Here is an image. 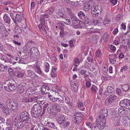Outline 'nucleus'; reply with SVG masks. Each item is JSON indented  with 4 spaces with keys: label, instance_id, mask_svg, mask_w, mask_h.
<instances>
[{
    "label": "nucleus",
    "instance_id": "64",
    "mask_svg": "<svg viewBox=\"0 0 130 130\" xmlns=\"http://www.w3.org/2000/svg\"><path fill=\"white\" fill-rule=\"evenodd\" d=\"M6 125L7 126H11V122L10 120L9 119H7V120Z\"/></svg>",
    "mask_w": 130,
    "mask_h": 130
},
{
    "label": "nucleus",
    "instance_id": "42",
    "mask_svg": "<svg viewBox=\"0 0 130 130\" xmlns=\"http://www.w3.org/2000/svg\"><path fill=\"white\" fill-rule=\"evenodd\" d=\"M14 30L15 32L17 33H19L21 32V31L20 28L18 26L16 25L14 28Z\"/></svg>",
    "mask_w": 130,
    "mask_h": 130
},
{
    "label": "nucleus",
    "instance_id": "53",
    "mask_svg": "<svg viewBox=\"0 0 130 130\" xmlns=\"http://www.w3.org/2000/svg\"><path fill=\"white\" fill-rule=\"evenodd\" d=\"M65 21L64 22V23L67 25H69L71 23V21L70 19H67L66 18L65 19Z\"/></svg>",
    "mask_w": 130,
    "mask_h": 130
},
{
    "label": "nucleus",
    "instance_id": "16",
    "mask_svg": "<svg viewBox=\"0 0 130 130\" xmlns=\"http://www.w3.org/2000/svg\"><path fill=\"white\" fill-rule=\"evenodd\" d=\"M59 124L62 127L66 128L69 125L70 123L68 121H66V120L64 119V120L60 122Z\"/></svg>",
    "mask_w": 130,
    "mask_h": 130
},
{
    "label": "nucleus",
    "instance_id": "52",
    "mask_svg": "<svg viewBox=\"0 0 130 130\" xmlns=\"http://www.w3.org/2000/svg\"><path fill=\"white\" fill-rule=\"evenodd\" d=\"M110 48L111 51L113 52H114L116 51V47H115L112 45H110Z\"/></svg>",
    "mask_w": 130,
    "mask_h": 130
},
{
    "label": "nucleus",
    "instance_id": "56",
    "mask_svg": "<svg viewBox=\"0 0 130 130\" xmlns=\"http://www.w3.org/2000/svg\"><path fill=\"white\" fill-rule=\"evenodd\" d=\"M110 98H111V99L113 100V101H114V100L116 99L117 98V96L113 94H112L111 95H110L109 97Z\"/></svg>",
    "mask_w": 130,
    "mask_h": 130
},
{
    "label": "nucleus",
    "instance_id": "2",
    "mask_svg": "<svg viewBox=\"0 0 130 130\" xmlns=\"http://www.w3.org/2000/svg\"><path fill=\"white\" fill-rule=\"evenodd\" d=\"M13 124L17 127L20 129L22 128L24 126L25 123L23 121L18 119V117L16 115H14L12 117Z\"/></svg>",
    "mask_w": 130,
    "mask_h": 130
},
{
    "label": "nucleus",
    "instance_id": "33",
    "mask_svg": "<svg viewBox=\"0 0 130 130\" xmlns=\"http://www.w3.org/2000/svg\"><path fill=\"white\" fill-rule=\"evenodd\" d=\"M44 64V70L46 72H48L49 70V65L48 63L45 62Z\"/></svg>",
    "mask_w": 130,
    "mask_h": 130
},
{
    "label": "nucleus",
    "instance_id": "15",
    "mask_svg": "<svg viewBox=\"0 0 130 130\" xmlns=\"http://www.w3.org/2000/svg\"><path fill=\"white\" fill-rule=\"evenodd\" d=\"M49 88L46 85H43L42 86L41 90V93L42 94H46L49 90Z\"/></svg>",
    "mask_w": 130,
    "mask_h": 130
},
{
    "label": "nucleus",
    "instance_id": "20",
    "mask_svg": "<svg viewBox=\"0 0 130 130\" xmlns=\"http://www.w3.org/2000/svg\"><path fill=\"white\" fill-rule=\"evenodd\" d=\"M71 86L72 89L75 92L77 91L78 86L77 84H76L74 82H72L71 83Z\"/></svg>",
    "mask_w": 130,
    "mask_h": 130
},
{
    "label": "nucleus",
    "instance_id": "31",
    "mask_svg": "<svg viewBox=\"0 0 130 130\" xmlns=\"http://www.w3.org/2000/svg\"><path fill=\"white\" fill-rule=\"evenodd\" d=\"M36 108H33V116L36 118H38L39 116V114L38 113V110L36 111Z\"/></svg>",
    "mask_w": 130,
    "mask_h": 130
},
{
    "label": "nucleus",
    "instance_id": "19",
    "mask_svg": "<svg viewBox=\"0 0 130 130\" xmlns=\"http://www.w3.org/2000/svg\"><path fill=\"white\" fill-rule=\"evenodd\" d=\"M126 111L124 108L121 107L118 109V113L119 114H121V115L124 116L126 114Z\"/></svg>",
    "mask_w": 130,
    "mask_h": 130
},
{
    "label": "nucleus",
    "instance_id": "3",
    "mask_svg": "<svg viewBox=\"0 0 130 130\" xmlns=\"http://www.w3.org/2000/svg\"><path fill=\"white\" fill-rule=\"evenodd\" d=\"M4 87L6 90L10 91L16 89L17 85L14 80L12 79L9 81L8 83Z\"/></svg>",
    "mask_w": 130,
    "mask_h": 130
},
{
    "label": "nucleus",
    "instance_id": "59",
    "mask_svg": "<svg viewBox=\"0 0 130 130\" xmlns=\"http://www.w3.org/2000/svg\"><path fill=\"white\" fill-rule=\"evenodd\" d=\"M58 25H59V29L61 30L63 28L64 26V25L61 23H58Z\"/></svg>",
    "mask_w": 130,
    "mask_h": 130
},
{
    "label": "nucleus",
    "instance_id": "47",
    "mask_svg": "<svg viewBox=\"0 0 130 130\" xmlns=\"http://www.w3.org/2000/svg\"><path fill=\"white\" fill-rule=\"evenodd\" d=\"M39 103H38L37 104H35L33 106V108H36V111H37V110H38L39 109H40V108H41V107L40 106V105Z\"/></svg>",
    "mask_w": 130,
    "mask_h": 130
},
{
    "label": "nucleus",
    "instance_id": "18",
    "mask_svg": "<svg viewBox=\"0 0 130 130\" xmlns=\"http://www.w3.org/2000/svg\"><path fill=\"white\" fill-rule=\"evenodd\" d=\"M76 20L72 21L73 24V27L76 28H82V27L80 25L79 22H78V19H77V20Z\"/></svg>",
    "mask_w": 130,
    "mask_h": 130
},
{
    "label": "nucleus",
    "instance_id": "37",
    "mask_svg": "<svg viewBox=\"0 0 130 130\" xmlns=\"http://www.w3.org/2000/svg\"><path fill=\"white\" fill-rule=\"evenodd\" d=\"M86 125L89 128L92 130H94V124L92 125V124L90 122H87L86 123Z\"/></svg>",
    "mask_w": 130,
    "mask_h": 130
},
{
    "label": "nucleus",
    "instance_id": "45",
    "mask_svg": "<svg viewBox=\"0 0 130 130\" xmlns=\"http://www.w3.org/2000/svg\"><path fill=\"white\" fill-rule=\"evenodd\" d=\"M69 15L70 16V17L72 21L74 20H77V19L75 15L73 13H72L71 14H70Z\"/></svg>",
    "mask_w": 130,
    "mask_h": 130
},
{
    "label": "nucleus",
    "instance_id": "9",
    "mask_svg": "<svg viewBox=\"0 0 130 130\" xmlns=\"http://www.w3.org/2000/svg\"><path fill=\"white\" fill-rule=\"evenodd\" d=\"M100 113L101 114L99 116V118L105 119L108 116V110L106 108L103 109L100 111Z\"/></svg>",
    "mask_w": 130,
    "mask_h": 130
},
{
    "label": "nucleus",
    "instance_id": "51",
    "mask_svg": "<svg viewBox=\"0 0 130 130\" xmlns=\"http://www.w3.org/2000/svg\"><path fill=\"white\" fill-rule=\"evenodd\" d=\"M90 7V6L87 4H85L84 6V10L85 11H88L89 10Z\"/></svg>",
    "mask_w": 130,
    "mask_h": 130
},
{
    "label": "nucleus",
    "instance_id": "40",
    "mask_svg": "<svg viewBox=\"0 0 130 130\" xmlns=\"http://www.w3.org/2000/svg\"><path fill=\"white\" fill-rule=\"evenodd\" d=\"M46 125L48 127L54 128L56 127L55 125L53 123L47 122Z\"/></svg>",
    "mask_w": 130,
    "mask_h": 130
},
{
    "label": "nucleus",
    "instance_id": "22",
    "mask_svg": "<svg viewBox=\"0 0 130 130\" xmlns=\"http://www.w3.org/2000/svg\"><path fill=\"white\" fill-rule=\"evenodd\" d=\"M23 52L24 53H30V55H31L32 52H31V48H30V47H28L27 48L26 46H25L23 48Z\"/></svg>",
    "mask_w": 130,
    "mask_h": 130
},
{
    "label": "nucleus",
    "instance_id": "7",
    "mask_svg": "<svg viewBox=\"0 0 130 130\" xmlns=\"http://www.w3.org/2000/svg\"><path fill=\"white\" fill-rule=\"evenodd\" d=\"M75 117V122L76 123H80L82 121V118L84 115L80 112H76L74 115Z\"/></svg>",
    "mask_w": 130,
    "mask_h": 130
},
{
    "label": "nucleus",
    "instance_id": "36",
    "mask_svg": "<svg viewBox=\"0 0 130 130\" xmlns=\"http://www.w3.org/2000/svg\"><path fill=\"white\" fill-rule=\"evenodd\" d=\"M111 20L110 19H106L103 22V24L106 26H108L110 24L109 22Z\"/></svg>",
    "mask_w": 130,
    "mask_h": 130
},
{
    "label": "nucleus",
    "instance_id": "8",
    "mask_svg": "<svg viewBox=\"0 0 130 130\" xmlns=\"http://www.w3.org/2000/svg\"><path fill=\"white\" fill-rule=\"evenodd\" d=\"M119 104L130 110V100L128 99H125L121 100L120 101Z\"/></svg>",
    "mask_w": 130,
    "mask_h": 130
},
{
    "label": "nucleus",
    "instance_id": "10",
    "mask_svg": "<svg viewBox=\"0 0 130 130\" xmlns=\"http://www.w3.org/2000/svg\"><path fill=\"white\" fill-rule=\"evenodd\" d=\"M17 87L18 92L21 94L23 93L24 90L26 89V87L25 84L22 83L18 85Z\"/></svg>",
    "mask_w": 130,
    "mask_h": 130
},
{
    "label": "nucleus",
    "instance_id": "44",
    "mask_svg": "<svg viewBox=\"0 0 130 130\" xmlns=\"http://www.w3.org/2000/svg\"><path fill=\"white\" fill-rule=\"evenodd\" d=\"M56 69L54 68H52V71L51 73V75L52 77H55L56 71Z\"/></svg>",
    "mask_w": 130,
    "mask_h": 130
},
{
    "label": "nucleus",
    "instance_id": "39",
    "mask_svg": "<svg viewBox=\"0 0 130 130\" xmlns=\"http://www.w3.org/2000/svg\"><path fill=\"white\" fill-rule=\"evenodd\" d=\"M91 90L92 92L96 93L98 90V88L96 86L94 85H92L91 88Z\"/></svg>",
    "mask_w": 130,
    "mask_h": 130
},
{
    "label": "nucleus",
    "instance_id": "61",
    "mask_svg": "<svg viewBox=\"0 0 130 130\" xmlns=\"http://www.w3.org/2000/svg\"><path fill=\"white\" fill-rule=\"evenodd\" d=\"M47 111L50 113L51 112H52L53 111H54V110L53 109V107H52L51 106H49L47 108Z\"/></svg>",
    "mask_w": 130,
    "mask_h": 130
},
{
    "label": "nucleus",
    "instance_id": "46",
    "mask_svg": "<svg viewBox=\"0 0 130 130\" xmlns=\"http://www.w3.org/2000/svg\"><path fill=\"white\" fill-rule=\"evenodd\" d=\"M57 100H58V102L60 103H64V100L63 97H62L61 96H59L58 98H57Z\"/></svg>",
    "mask_w": 130,
    "mask_h": 130
},
{
    "label": "nucleus",
    "instance_id": "26",
    "mask_svg": "<svg viewBox=\"0 0 130 130\" xmlns=\"http://www.w3.org/2000/svg\"><path fill=\"white\" fill-rule=\"evenodd\" d=\"M56 15L57 18L61 19L62 18L65 19L66 16L62 13L59 12H58L56 14Z\"/></svg>",
    "mask_w": 130,
    "mask_h": 130
},
{
    "label": "nucleus",
    "instance_id": "38",
    "mask_svg": "<svg viewBox=\"0 0 130 130\" xmlns=\"http://www.w3.org/2000/svg\"><path fill=\"white\" fill-rule=\"evenodd\" d=\"M78 15L79 18L81 19H83L84 18L85 14L84 12L83 11H80L78 13Z\"/></svg>",
    "mask_w": 130,
    "mask_h": 130
},
{
    "label": "nucleus",
    "instance_id": "50",
    "mask_svg": "<svg viewBox=\"0 0 130 130\" xmlns=\"http://www.w3.org/2000/svg\"><path fill=\"white\" fill-rule=\"evenodd\" d=\"M16 15V14H15V12H11L10 13V17L14 22H15V21L14 20L15 18H14V16L15 15Z\"/></svg>",
    "mask_w": 130,
    "mask_h": 130
},
{
    "label": "nucleus",
    "instance_id": "32",
    "mask_svg": "<svg viewBox=\"0 0 130 130\" xmlns=\"http://www.w3.org/2000/svg\"><path fill=\"white\" fill-rule=\"evenodd\" d=\"M113 102V101L111 98L108 97L105 101V104L108 105H110Z\"/></svg>",
    "mask_w": 130,
    "mask_h": 130
},
{
    "label": "nucleus",
    "instance_id": "14",
    "mask_svg": "<svg viewBox=\"0 0 130 130\" xmlns=\"http://www.w3.org/2000/svg\"><path fill=\"white\" fill-rule=\"evenodd\" d=\"M115 91V89L111 86L107 87L106 91L104 92L106 96H108L110 93H111Z\"/></svg>",
    "mask_w": 130,
    "mask_h": 130
},
{
    "label": "nucleus",
    "instance_id": "62",
    "mask_svg": "<svg viewBox=\"0 0 130 130\" xmlns=\"http://www.w3.org/2000/svg\"><path fill=\"white\" fill-rule=\"evenodd\" d=\"M110 3L112 4L113 5H115L118 2V0H110Z\"/></svg>",
    "mask_w": 130,
    "mask_h": 130
},
{
    "label": "nucleus",
    "instance_id": "21",
    "mask_svg": "<svg viewBox=\"0 0 130 130\" xmlns=\"http://www.w3.org/2000/svg\"><path fill=\"white\" fill-rule=\"evenodd\" d=\"M0 55L2 56V57L0 58V59L2 61H4V62L10 61V58H8L7 57L2 55L1 53L0 54Z\"/></svg>",
    "mask_w": 130,
    "mask_h": 130
},
{
    "label": "nucleus",
    "instance_id": "5",
    "mask_svg": "<svg viewBox=\"0 0 130 130\" xmlns=\"http://www.w3.org/2000/svg\"><path fill=\"white\" fill-rule=\"evenodd\" d=\"M117 112V111L115 110L113 111L111 118L115 123V125L117 127L120 125V117H118L119 114Z\"/></svg>",
    "mask_w": 130,
    "mask_h": 130
},
{
    "label": "nucleus",
    "instance_id": "27",
    "mask_svg": "<svg viewBox=\"0 0 130 130\" xmlns=\"http://www.w3.org/2000/svg\"><path fill=\"white\" fill-rule=\"evenodd\" d=\"M22 20V18L21 15L19 14H16V16L15 18V22H14L15 23H16L17 22H20Z\"/></svg>",
    "mask_w": 130,
    "mask_h": 130
},
{
    "label": "nucleus",
    "instance_id": "43",
    "mask_svg": "<svg viewBox=\"0 0 130 130\" xmlns=\"http://www.w3.org/2000/svg\"><path fill=\"white\" fill-rule=\"evenodd\" d=\"M101 50L100 48L98 49L96 53V56L97 57H100L101 56Z\"/></svg>",
    "mask_w": 130,
    "mask_h": 130
},
{
    "label": "nucleus",
    "instance_id": "63",
    "mask_svg": "<svg viewBox=\"0 0 130 130\" xmlns=\"http://www.w3.org/2000/svg\"><path fill=\"white\" fill-rule=\"evenodd\" d=\"M27 72L28 76L32 77V71L29 70L27 71Z\"/></svg>",
    "mask_w": 130,
    "mask_h": 130
},
{
    "label": "nucleus",
    "instance_id": "25",
    "mask_svg": "<svg viewBox=\"0 0 130 130\" xmlns=\"http://www.w3.org/2000/svg\"><path fill=\"white\" fill-rule=\"evenodd\" d=\"M73 9V5H70L69 7L68 6L66 8V11L68 14L69 15L73 13L72 10Z\"/></svg>",
    "mask_w": 130,
    "mask_h": 130
},
{
    "label": "nucleus",
    "instance_id": "1",
    "mask_svg": "<svg viewBox=\"0 0 130 130\" xmlns=\"http://www.w3.org/2000/svg\"><path fill=\"white\" fill-rule=\"evenodd\" d=\"M6 104L9 109L11 111L17 112L18 111V104L16 101L8 99Z\"/></svg>",
    "mask_w": 130,
    "mask_h": 130
},
{
    "label": "nucleus",
    "instance_id": "58",
    "mask_svg": "<svg viewBox=\"0 0 130 130\" xmlns=\"http://www.w3.org/2000/svg\"><path fill=\"white\" fill-rule=\"evenodd\" d=\"M70 101L69 98L68 97H66L65 98L64 102L67 104H68Z\"/></svg>",
    "mask_w": 130,
    "mask_h": 130
},
{
    "label": "nucleus",
    "instance_id": "35",
    "mask_svg": "<svg viewBox=\"0 0 130 130\" xmlns=\"http://www.w3.org/2000/svg\"><path fill=\"white\" fill-rule=\"evenodd\" d=\"M34 50V57L36 58L38 57L39 56V52L38 49L36 47H34L33 49Z\"/></svg>",
    "mask_w": 130,
    "mask_h": 130
},
{
    "label": "nucleus",
    "instance_id": "49",
    "mask_svg": "<svg viewBox=\"0 0 130 130\" xmlns=\"http://www.w3.org/2000/svg\"><path fill=\"white\" fill-rule=\"evenodd\" d=\"M52 107L55 109L58 112H59L60 111V109L59 108H57L58 105L57 104H53L52 105Z\"/></svg>",
    "mask_w": 130,
    "mask_h": 130
},
{
    "label": "nucleus",
    "instance_id": "23",
    "mask_svg": "<svg viewBox=\"0 0 130 130\" xmlns=\"http://www.w3.org/2000/svg\"><path fill=\"white\" fill-rule=\"evenodd\" d=\"M32 87L29 88L26 91L25 93L27 95L30 97V98L32 97Z\"/></svg>",
    "mask_w": 130,
    "mask_h": 130
},
{
    "label": "nucleus",
    "instance_id": "34",
    "mask_svg": "<svg viewBox=\"0 0 130 130\" xmlns=\"http://www.w3.org/2000/svg\"><path fill=\"white\" fill-rule=\"evenodd\" d=\"M23 72L19 71H16L15 72V75L18 77H22L24 75Z\"/></svg>",
    "mask_w": 130,
    "mask_h": 130
},
{
    "label": "nucleus",
    "instance_id": "57",
    "mask_svg": "<svg viewBox=\"0 0 130 130\" xmlns=\"http://www.w3.org/2000/svg\"><path fill=\"white\" fill-rule=\"evenodd\" d=\"M50 100L52 102H56L58 100L57 98H55L54 97H52L51 98H50Z\"/></svg>",
    "mask_w": 130,
    "mask_h": 130
},
{
    "label": "nucleus",
    "instance_id": "60",
    "mask_svg": "<svg viewBox=\"0 0 130 130\" xmlns=\"http://www.w3.org/2000/svg\"><path fill=\"white\" fill-rule=\"evenodd\" d=\"M128 68L127 66H124L123 67H122L121 68V72H124L125 70L127 69Z\"/></svg>",
    "mask_w": 130,
    "mask_h": 130
},
{
    "label": "nucleus",
    "instance_id": "11",
    "mask_svg": "<svg viewBox=\"0 0 130 130\" xmlns=\"http://www.w3.org/2000/svg\"><path fill=\"white\" fill-rule=\"evenodd\" d=\"M33 71H34V72H33V73H33V74H34V75H35L36 78L38 76L35 73L39 74H41V71L39 66L38 65L36 64L34 65L33 67Z\"/></svg>",
    "mask_w": 130,
    "mask_h": 130
},
{
    "label": "nucleus",
    "instance_id": "48",
    "mask_svg": "<svg viewBox=\"0 0 130 130\" xmlns=\"http://www.w3.org/2000/svg\"><path fill=\"white\" fill-rule=\"evenodd\" d=\"M78 106L79 108H80V109L82 110H84V106L83 105V103L82 102H80L78 105Z\"/></svg>",
    "mask_w": 130,
    "mask_h": 130
},
{
    "label": "nucleus",
    "instance_id": "28",
    "mask_svg": "<svg viewBox=\"0 0 130 130\" xmlns=\"http://www.w3.org/2000/svg\"><path fill=\"white\" fill-rule=\"evenodd\" d=\"M3 18L6 23L8 24L10 23L11 21L9 17L8 16L7 14H5L4 15Z\"/></svg>",
    "mask_w": 130,
    "mask_h": 130
},
{
    "label": "nucleus",
    "instance_id": "29",
    "mask_svg": "<svg viewBox=\"0 0 130 130\" xmlns=\"http://www.w3.org/2000/svg\"><path fill=\"white\" fill-rule=\"evenodd\" d=\"M40 96L39 95H36L35 96H34L33 94V101H35V102H37V103H39L40 102Z\"/></svg>",
    "mask_w": 130,
    "mask_h": 130
},
{
    "label": "nucleus",
    "instance_id": "12",
    "mask_svg": "<svg viewBox=\"0 0 130 130\" xmlns=\"http://www.w3.org/2000/svg\"><path fill=\"white\" fill-rule=\"evenodd\" d=\"M22 101L24 102H31L32 100V98H30L29 96L25 93L22 96L21 98Z\"/></svg>",
    "mask_w": 130,
    "mask_h": 130
},
{
    "label": "nucleus",
    "instance_id": "6",
    "mask_svg": "<svg viewBox=\"0 0 130 130\" xmlns=\"http://www.w3.org/2000/svg\"><path fill=\"white\" fill-rule=\"evenodd\" d=\"M18 119L20 120L25 121V122L26 123H29L31 121L29 117V115L26 111L21 112L20 114V118H18Z\"/></svg>",
    "mask_w": 130,
    "mask_h": 130
},
{
    "label": "nucleus",
    "instance_id": "17",
    "mask_svg": "<svg viewBox=\"0 0 130 130\" xmlns=\"http://www.w3.org/2000/svg\"><path fill=\"white\" fill-rule=\"evenodd\" d=\"M56 119L58 123H59L60 122L64 120L65 119V118L63 115L59 114L57 115Z\"/></svg>",
    "mask_w": 130,
    "mask_h": 130
},
{
    "label": "nucleus",
    "instance_id": "24",
    "mask_svg": "<svg viewBox=\"0 0 130 130\" xmlns=\"http://www.w3.org/2000/svg\"><path fill=\"white\" fill-rule=\"evenodd\" d=\"M109 38V36L106 32L104 34L102 37V39L104 42H106L108 40Z\"/></svg>",
    "mask_w": 130,
    "mask_h": 130
},
{
    "label": "nucleus",
    "instance_id": "54",
    "mask_svg": "<svg viewBox=\"0 0 130 130\" xmlns=\"http://www.w3.org/2000/svg\"><path fill=\"white\" fill-rule=\"evenodd\" d=\"M90 54V55L88 57L87 60L89 62H92L93 60V58L92 56L91 55V54Z\"/></svg>",
    "mask_w": 130,
    "mask_h": 130
},
{
    "label": "nucleus",
    "instance_id": "13",
    "mask_svg": "<svg viewBox=\"0 0 130 130\" xmlns=\"http://www.w3.org/2000/svg\"><path fill=\"white\" fill-rule=\"evenodd\" d=\"M110 62L112 64H115L117 58V56L116 54L111 55L109 56Z\"/></svg>",
    "mask_w": 130,
    "mask_h": 130
},
{
    "label": "nucleus",
    "instance_id": "41",
    "mask_svg": "<svg viewBox=\"0 0 130 130\" xmlns=\"http://www.w3.org/2000/svg\"><path fill=\"white\" fill-rule=\"evenodd\" d=\"M130 120H127L125 119L123 121V124L126 127L128 125H129L130 124Z\"/></svg>",
    "mask_w": 130,
    "mask_h": 130
},
{
    "label": "nucleus",
    "instance_id": "55",
    "mask_svg": "<svg viewBox=\"0 0 130 130\" xmlns=\"http://www.w3.org/2000/svg\"><path fill=\"white\" fill-rule=\"evenodd\" d=\"M55 9L54 7H52L49 8L48 10L49 13L51 14L52 13Z\"/></svg>",
    "mask_w": 130,
    "mask_h": 130
},
{
    "label": "nucleus",
    "instance_id": "4",
    "mask_svg": "<svg viewBox=\"0 0 130 130\" xmlns=\"http://www.w3.org/2000/svg\"><path fill=\"white\" fill-rule=\"evenodd\" d=\"M100 120H97L94 125V130H98V129H103L105 126V119H100Z\"/></svg>",
    "mask_w": 130,
    "mask_h": 130
},
{
    "label": "nucleus",
    "instance_id": "30",
    "mask_svg": "<svg viewBox=\"0 0 130 130\" xmlns=\"http://www.w3.org/2000/svg\"><path fill=\"white\" fill-rule=\"evenodd\" d=\"M121 87L123 90L125 91L129 90L130 88L129 86L127 84H124L122 85Z\"/></svg>",
    "mask_w": 130,
    "mask_h": 130
}]
</instances>
